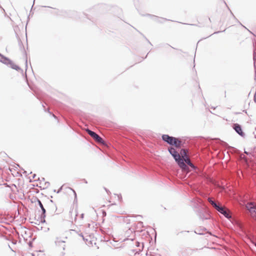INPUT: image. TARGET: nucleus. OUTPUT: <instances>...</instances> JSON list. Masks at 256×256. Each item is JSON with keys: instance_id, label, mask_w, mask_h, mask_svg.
I'll list each match as a JSON object with an SVG mask.
<instances>
[{"instance_id": "1a4fd4ad", "label": "nucleus", "mask_w": 256, "mask_h": 256, "mask_svg": "<svg viewBox=\"0 0 256 256\" xmlns=\"http://www.w3.org/2000/svg\"><path fill=\"white\" fill-rule=\"evenodd\" d=\"M70 192L73 195L74 199H76V194L75 191L74 190L70 188Z\"/></svg>"}, {"instance_id": "423d86ee", "label": "nucleus", "mask_w": 256, "mask_h": 256, "mask_svg": "<svg viewBox=\"0 0 256 256\" xmlns=\"http://www.w3.org/2000/svg\"><path fill=\"white\" fill-rule=\"evenodd\" d=\"M216 209L219 212L223 214L226 218H228L230 217L229 212L226 208L218 206V207L216 208Z\"/></svg>"}, {"instance_id": "6e6552de", "label": "nucleus", "mask_w": 256, "mask_h": 256, "mask_svg": "<svg viewBox=\"0 0 256 256\" xmlns=\"http://www.w3.org/2000/svg\"><path fill=\"white\" fill-rule=\"evenodd\" d=\"M208 202L212 204V205L216 208L218 207V205L216 203H215L210 198H208Z\"/></svg>"}, {"instance_id": "0eeeda50", "label": "nucleus", "mask_w": 256, "mask_h": 256, "mask_svg": "<svg viewBox=\"0 0 256 256\" xmlns=\"http://www.w3.org/2000/svg\"><path fill=\"white\" fill-rule=\"evenodd\" d=\"M234 130L239 134H240V136H243L244 133L242 131L241 127L240 125L235 124L234 125Z\"/></svg>"}, {"instance_id": "2eb2a0df", "label": "nucleus", "mask_w": 256, "mask_h": 256, "mask_svg": "<svg viewBox=\"0 0 256 256\" xmlns=\"http://www.w3.org/2000/svg\"><path fill=\"white\" fill-rule=\"evenodd\" d=\"M199 24H203V22H199Z\"/></svg>"}, {"instance_id": "9b49d317", "label": "nucleus", "mask_w": 256, "mask_h": 256, "mask_svg": "<svg viewBox=\"0 0 256 256\" xmlns=\"http://www.w3.org/2000/svg\"><path fill=\"white\" fill-rule=\"evenodd\" d=\"M40 202V207H41L42 209V210L43 212H45V210H44V207H43V206H42V204L40 202Z\"/></svg>"}, {"instance_id": "7ed1b4c3", "label": "nucleus", "mask_w": 256, "mask_h": 256, "mask_svg": "<svg viewBox=\"0 0 256 256\" xmlns=\"http://www.w3.org/2000/svg\"><path fill=\"white\" fill-rule=\"evenodd\" d=\"M186 154H187L186 150L184 149L181 150L180 154V158L183 160L184 162H185L186 164H187L188 165H189L191 168H194V164L190 162V158L188 157Z\"/></svg>"}, {"instance_id": "39448f33", "label": "nucleus", "mask_w": 256, "mask_h": 256, "mask_svg": "<svg viewBox=\"0 0 256 256\" xmlns=\"http://www.w3.org/2000/svg\"><path fill=\"white\" fill-rule=\"evenodd\" d=\"M246 208L252 214H256V202H251L248 203L246 205Z\"/></svg>"}, {"instance_id": "4468645a", "label": "nucleus", "mask_w": 256, "mask_h": 256, "mask_svg": "<svg viewBox=\"0 0 256 256\" xmlns=\"http://www.w3.org/2000/svg\"><path fill=\"white\" fill-rule=\"evenodd\" d=\"M56 244H60L59 242H56Z\"/></svg>"}, {"instance_id": "f8f14e48", "label": "nucleus", "mask_w": 256, "mask_h": 256, "mask_svg": "<svg viewBox=\"0 0 256 256\" xmlns=\"http://www.w3.org/2000/svg\"><path fill=\"white\" fill-rule=\"evenodd\" d=\"M254 100L256 103V92L254 94Z\"/></svg>"}, {"instance_id": "20e7f679", "label": "nucleus", "mask_w": 256, "mask_h": 256, "mask_svg": "<svg viewBox=\"0 0 256 256\" xmlns=\"http://www.w3.org/2000/svg\"><path fill=\"white\" fill-rule=\"evenodd\" d=\"M86 132L96 142L102 144H104V142L103 139L96 132L88 129L86 130Z\"/></svg>"}, {"instance_id": "f257e3e1", "label": "nucleus", "mask_w": 256, "mask_h": 256, "mask_svg": "<svg viewBox=\"0 0 256 256\" xmlns=\"http://www.w3.org/2000/svg\"><path fill=\"white\" fill-rule=\"evenodd\" d=\"M168 150L170 154L174 156L180 167L183 170H187V166L186 164L183 162V160L180 158V154L178 153L176 150L172 148H169Z\"/></svg>"}, {"instance_id": "9d476101", "label": "nucleus", "mask_w": 256, "mask_h": 256, "mask_svg": "<svg viewBox=\"0 0 256 256\" xmlns=\"http://www.w3.org/2000/svg\"><path fill=\"white\" fill-rule=\"evenodd\" d=\"M12 68L14 69H15L16 70H18V69H19V67L16 65V64H12Z\"/></svg>"}, {"instance_id": "ddd939ff", "label": "nucleus", "mask_w": 256, "mask_h": 256, "mask_svg": "<svg viewBox=\"0 0 256 256\" xmlns=\"http://www.w3.org/2000/svg\"><path fill=\"white\" fill-rule=\"evenodd\" d=\"M84 214H81V218H84Z\"/></svg>"}, {"instance_id": "f03ea898", "label": "nucleus", "mask_w": 256, "mask_h": 256, "mask_svg": "<svg viewBox=\"0 0 256 256\" xmlns=\"http://www.w3.org/2000/svg\"><path fill=\"white\" fill-rule=\"evenodd\" d=\"M162 140L171 145H174L176 148H180L182 142L178 138L170 136L167 134H164Z\"/></svg>"}, {"instance_id": "dca6fc26", "label": "nucleus", "mask_w": 256, "mask_h": 256, "mask_svg": "<svg viewBox=\"0 0 256 256\" xmlns=\"http://www.w3.org/2000/svg\"><path fill=\"white\" fill-rule=\"evenodd\" d=\"M255 246H256V244H255Z\"/></svg>"}]
</instances>
